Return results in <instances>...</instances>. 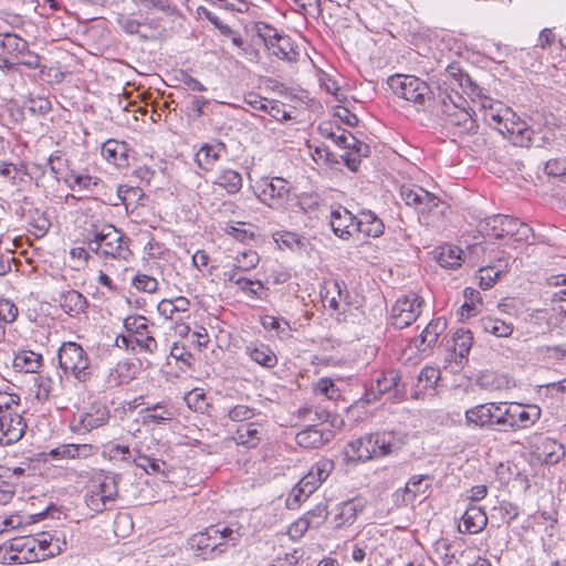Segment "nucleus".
<instances>
[{
	"mask_svg": "<svg viewBox=\"0 0 566 566\" xmlns=\"http://www.w3.org/2000/svg\"><path fill=\"white\" fill-rule=\"evenodd\" d=\"M66 541L57 532H42L34 536H20L0 546V558L8 563H34L61 554Z\"/></svg>",
	"mask_w": 566,
	"mask_h": 566,
	"instance_id": "1",
	"label": "nucleus"
},
{
	"mask_svg": "<svg viewBox=\"0 0 566 566\" xmlns=\"http://www.w3.org/2000/svg\"><path fill=\"white\" fill-rule=\"evenodd\" d=\"M484 120L500 134L510 139L515 146L528 147L532 142V129L512 109L501 103L489 101L482 104Z\"/></svg>",
	"mask_w": 566,
	"mask_h": 566,
	"instance_id": "2",
	"label": "nucleus"
},
{
	"mask_svg": "<svg viewBox=\"0 0 566 566\" xmlns=\"http://www.w3.org/2000/svg\"><path fill=\"white\" fill-rule=\"evenodd\" d=\"M399 450V443L392 432L366 434L347 443L345 457L350 462H366L389 455Z\"/></svg>",
	"mask_w": 566,
	"mask_h": 566,
	"instance_id": "3",
	"label": "nucleus"
},
{
	"mask_svg": "<svg viewBox=\"0 0 566 566\" xmlns=\"http://www.w3.org/2000/svg\"><path fill=\"white\" fill-rule=\"evenodd\" d=\"M129 239L113 224L94 226L87 239L88 250L103 258L128 260Z\"/></svg>",
	"mask_w": 566,
	"mask_h": 566,
	"instance_id": "4",
	"label": "nucleus"
},
{
	"mask_svg": "<svg viewBox=\"0 0 566 566\" xmlns=\"http://www.w3.org/2000/svg\"><path fill=\"white\" fill-rule=\"evenodd\" d=\"M119 480L118 474L105 472L92 478L85 495L87 507L95 513L111 510L118 496Z\"/></svg>",
	"mask_w": 566,
	"mask_h": 566,
	"instance_id": "5",
	"label": "nucleus"
},
{
	"mask_svg": "<svg viewBox=\"0 0 566 566\" xmlns=\"http://www.w3.org/2000/svg\"><path fill=\"white\" fill-rule=\"evenodd\" d=\"M388 85L395 95L413 103L418 109L423 108L430 98L427 83L413 75H392L388 80Z\"/></svg>",
	"mask_w": 566,
	"mask_h": 566,
	"instance_id": "6",
	"label": "nucleus"
},
{
	"mask_svg": "<svg viewBox=\"0 0 566 566\" xmlns=\"http://www.w3.org/2000/svg\"><path fill=\"white\" fill-rule=\"evenodd\" d=\"M59 365L65 374H72L77 380L85 381L91 375L90 359L76 343H63L59 349Z\"/></svg>",
	"mask_w": 566,
	"mask_h": 566,
	"instance_id": "7",
	"label": "nucleus"
},
{
	"mask_svg": "<svg viewBox=\"0 0 566 566\" xmlns=\"http://www.w3.org/2000/svg\"><path fill=\"white\" fill-rule=\"evenodd\" d=\"M259 188V200L273 210L284 209L291 200V186L284 178L264 177Z\"/></svg>",
	"mask_w": 566,
	"mask_h": 566,
	"instance_id": "8",
	"label": "nucleus"
},
{
	"mask_svg": "<svg viewBox=\"0 0 566 566\" xmlns=\"http://www.w3.org/2000/svg\"><path fill=\"white\" fill-rule=\"evenodd\" d=\"M422 303L413 292L399 296L391 308V324L399 329L410 326L420 315Z\"/></svg>",
	"mask_w": 566,
	"mask_h": 566,
	"instance_id": "9",
	"label": "nucleus"
},
{
	"mask_svg": "<svg viewBox=\"0 0 566 566\" xmlns=\"http://www.w3.org/2000/svg\"><path fill=\"white\" fill-rule=\"evenodd\" d=\"M258 36L264 42L272 55L289 62L297 60L298 52L294 49L287 35H281L274 28L261 24L258 25Z\"/></svg>",
	"mask_w": 566,
	"mask_h": 566,
	"instance_id": "10",
	"label": "nucleus"
},
{
	"mask_svg": "<svg viewBox=\"0 0 566 566\" xmlns=\"http://www.w3.org/2000/svg\"><path fill=\"white\" fill-rule=\"evenodd\" d=\"M233 531L224 526L220 530L218 526H210L205 532L193 535L190 539L191 546L196 547L203 555H219L224 552L226 539L232 535Z\"/></svg>",
	"mask_w": 566,
	"mask_h": 566,
	"instance_id": "11",
	"label": "nucleus"
},
{
	"mask_svg": "<svg viewBox=\"0 0 566 566\" xmlns=\"http://www.w3.org/2000/svg\"><path fill=\"white\" fill-rule=\"evenodd\" d=\"M386 392H392L395 400L401 401L406 397V386L397 370L382 371L375 380V385L366 392V402L379 399Z\"/></svg>",
	"mask_w": 566,
	"mask_h": 566,
	"instance_id": "12",
	"label": "nucleus"
},
{
	"mask_svg": "<svg viewBox=\"0 0 566 566\" xmlns=\"http://www.w3.org/2000/svg\"><path fill=\"white\" fill-rule=\"evenodd\" d=\"M400 196L407 206L413 207L423 217L442 205L439 197L416 185L401 186Z\"/></svg>",
	"mask_w": 566,
	"mask_h": 566,
	"instance_id": "13",
	"label": "nucleus"
},
{
	"mask_svg": "<svg viewBox=\"0 0 566 566\" xmlns=\"http://www.w3.org/2000/svg\"><path fill=\"white\" fill-rule=\"evenodd\" d=\"M124 327L129 333L135 345L140 349L147 353H155L157 350V340L150 331L146 317L139 315L127 316L124 319Z\"/></svg>",
	"mask_w": 566,
	"mask_h": 566,
	"instance_id": "14",
	"label": "nucleus"
},
{
	"mask_svg": "<svg viewBox=\"0 0 566 566\" xmlns=\"http://www.w3.org/2000/svg\"><path fill=\"white\" fill-rule=\"evenodd\" d=\"M27 430V422L20 411H6L0 415V444L10 446L22 439Z\"/></svg>",
	"mask_w": 566,
	"mask_h": 566,
	"instance_id": "15",
	"label": "nucleus"
},
{
	"mask_svg": "<svg viewBox=\"0 0 566 566\" xmlns=\"http://www.w3.org/2000/svg\"><path fill=\"white\" fill-rule=\"evenodd\" d=\"M443 114L446 116V125L453 127L454 133L458 134H472L476 130L478 126L472 114L464 106H459L454 102L446 103L443 101Z\"/></svg>",
	"mask_w": 566,
	"mask_h": 566,
	"instance_id": "16",
	"label": "nucleus"
},
{
	"mask_svg": "<svg viewBox=\"0 0 566 566\" xmlns=\"http://www.w3.org/2000/svg\"><path fill=\"white\" fill-rule=\"evenodd\" d=\"M506 416L512 419L511 430H524L535 424L542 416V410L537 405H522L512 402L506 407Z\"/></svg>",
	"mask_w": 566,
	"mask_h": 566,
	"instance_id": "17",
	"label": "nucleus"
},
{
	"mask_svg": "<svg viewBox=\"0 0 566 566\" xmlns=\"http://www.w3.org/2000/svg\"><path fill=\"white\" fill-rule=\"evenodd\" d=\"M329 224L335 235L342 240H348L357 233V218L342 206L332 210Z\"/></svg>",
	"mask_w": 566,
	"mask_h": 566,
	"instance_id": "18",
	"label": "nucleus"
},
{
	"mask_svg": "<svg viewBox=\"0 0 566 566\" xmlns=\"http://www.w3.org/2000/svg\"><path fill=\"white\" fill-rule=\"evenodd\" d=\"M504 406V402L474 406L465 411V424L473 428H492L493 410L501 411Z\"/></svg>",
	"mask_w": 566,
	"mask_h": 566,
	"instance_id": "19",
	"label": "nucleus"
},
{
	"mask_svg": "<svg viewBox=\"0 0 566 566\" xmlns=\"http://www.w3.org/2000/svg\"><path fill=\"white\" fill-rule=\"evenodd\" d=\"M265 436V428L262 422L253 421L239 426L232 434V440L245 448H256Z\"/></svg>",
	"mask_w": 566,
	"mask_h": 566,
	"instance_id": "20",
	"label": "nucleus"
},
{
	"mask_svg": "<svg viewBox=\"0 0 566 566\" xmlns=\"http://www.w3.org/2000/svg\"><path fill=\"white\" fill-rule=\"evenodd\" d=\"M142 422L148 424H165L171 421L176 416V409L171 403L161 401L139 411Z\"/></svg>",
	"mask_w": 566,
	"mask_h": 566,
	"instance_id": "21",
	"label": "nucleus"
},
{
	"mask_svg": "<svg viewBox=\"0 0 566 566\" xmlns=\"http://www.w3.org/2000/svg\"><path fill=\"white\" fill-rule=\"evenodd\" d=\"M348 295L346 285L338 280L325 281L321 290V296L324 307L332 311H339L340 302Z\"/></svg>",
	"mask_w": 566,
	"mask_h": 566,
	"instance_id": "22",
	"label": "nucleus"
},
{
	"mask_svg": "<svg viewBox=\"0 0 566 566\" xmlns=\"http://www.w3.org/2000/svg\"><path fill=\"white\" fill-rule=\"evenodd\" d=\"M432 480L433 478L429 474L412 475L403 489V502L409 504L417 497H427L432 485Z\"/></svg>",
	"mask_w": 566,
	"mask_h": 566,
	"instance_id": "23",
	"label": "nucleus"
},
{
	"mask_svg": "<svg viewBox=\"0 0 566 566\" xmlns=\"http://www.w3.org/2000/svg\"><path fill=\"white\" fill-rule=\"evenodd\" d=\"M128 145L125 142L108 139L102 145L103 158L117 168L128 166Z\"/></svg>",
	"mask_w": 566,
	"mask_h": 566,
	"instance_id": "24",
	"label": "nucleus"
},
{
	"mask_svg": "<svg viewBox=\"0 0 566 566\" xmlns=\"http://www.w3.org/2000/svg\"><path fill=\"white\" fill-rule=\"evenodd\" d=\"M53 301L59 303L61 308L71 316L84 312L87 305L85 296L76 290L60 292L57 296L53 297Z\"/></svg>",
	"mask_w": 566,
	"mask_h": 566,
	"instance_id": "25",
	"label": "nucleus"
},
{
	"mask_svg": "<svg viewBox=\"0 0 566 566\" xmlns=\"http://www.w3.org/2000/svg\"><path fill=\"white\" fill-rule=\"evenodd\" d=\"M245 354L258 365L271 369L277 365V356L270 346L262 343H249L244 349Z\"/></svg>",
	"mask_w": 566,
	"mask_h": 566,
	"instance_id": "26",
	"label": "nucleus"
},
{
	"mask_svg": "<svg viewBox=\"0 0 566 566\" xmlns=\"http://www.w3.org/2000/svg\"><path fill=\"white\" fill-rule=\"evenodd\" d=\"M486 524L488 516L484 511L479 506H471L462 515V524L459 525V531L462 533L478 534Z\"/></svg>",
	"mask_w": 566,
	"mask_h": 566,
	"instance_id": "27",
	"label": "nucleus"
},
{
	"mask_svg": "<svg viewBox=\"0 0 566 566\" xmlns=\"http://www.w3.org/2000/svg\"><path fill=\"white\" fill-rule=\"evenodd\" d=\"M538 441L536 451L546 464H556L565 457L564 446L556 440L542 437Z\"/></svg>",
	"mask_w": 566,
	"mask_h": 566,
	"instance_id": "28",
	"label": "nucleus"
},
{
	"mask_svg": "<svg viewBox=\"0 0 566 566\" xmlns=\"http://www.w3.org/2000/svg\"><path fill=\"white\" fill-rule=\"evenodd\" d=\"M507 269L509 259L500 258L495 264L479 269L475 277L479 281V285L482 289L488 290L493 286L495 281L500 277V275L506 272Z\"/></svg>",
	"mask_w": 566,
	"mask_h": 566,
	"instance_id": "29",
	"label": "nucleus"
},
{
	"mask_svg": "<svg viewBox=\"0 0 566 566\" xmlns=\"http://www.w3.org/2000/svg\"><path fill=\"white\" fill-rule=\"evenodd\" d=\"M223 276L226 281L234 283L243 293L252 298H263L265 294L266 289L262 282L238 276L234 270L224 272Z\"/></svg>",
	"mask_w": 566,
	"mask_h": 566,
	"instance_id": "30",
	"label": "nucleus"
},
{
	"mask_svg": "<svg viewBox=\"0 0 566 566\" xmlns=\"http://www.w3.org/2000/svg\"><path fill=\"white\" fill-rule=\"evenodd\" d=\"M226 147L223 144L216 145H203L199 148L196 154L195 160L199 168L209 171L212 169L214 164L221 158Z\"/></svg>",
	"mask_w": 566,
	"mask_h": 566,
	"instance_id": "31",
	"label": "nucleus"
},
{
	"mask_svg": "<svg viewBox=\"0 0 566 566\" xmlns=\"http://www.w3.org/2000/svg\"><path fill=\"white\" fill-rule=\"evenodd\" d=\"M64 181L74 191H94L101 184L99 178L75 170L69 171L64 176Z\"/></svg>",
	"mask_w": 566,
	"mask_h": 566,
	"instance_id": "32",
	"label": "nucleus"
},
{
	"mask_svg": "<svg viewBox=\"0 0 566 566\" xmlns=\"http://www.w3.org/2000/svg\"><path fill=\"white\" fill-rule=\"evenodd\" d=\"M95 453L92 444H63L50 452V455L59 459H86Z\"/></svg>",
	"mask_w": 566,
	"mask_h": 566,
	"instance_id": "33",
	"label": "nucleus"
},
{
	"mask_svg": "<svg viewBox=\"0 0 566 566\" xmlns=\"http://www.w3.org/2000/svg\"><path fill=\"white\" fill-rule=\"evenodd\" d=\"M384 222L373 211H364L357 219V232L367 237L378 238L384 233Z\"/></svg>",
	"mask_w": 566,
	"mask_h": 566,
	"instance_id": "34",
	"label": "nucleus"
},
{
	"mask_svg": "<svg viewBox=\"0 0 566 566\" xmlns=\"http://www.w3.org/2000/svg\"><path fill=\"white\" fill-rule=\"evenodd\" d=\"M242 184L241 174L230 168L221 169L213 180V185L223 188L229 195L239 192L242 188Z\"/></svg>",
	"mask_w": 566,
	"mask_h": 566,
	"instance_id": "35",
	"label": "nucleus"
},
{
	"mask_svg": "<svg viewBox=\"0 0 566 566\" xmlns=\"http://www.w3.org/2000/svg\"><path fill=\"white\" fill-rule=\"evenodd\" d=\"M42 355L32 350H20L14 355L13 368L23 373H36L42 366Z\"/></svg>",
	"mask_w": 566,
	"mask_h": 566,
	"instance_id": "36",
	"label": "nucleus"
},
{
	"mask_svg": "<svg viewBox=\"0 0 566 566\" xmlns=\"http://www.w3.org/2000/svg\"><path fill=\"white\" fill-rule=\"evenodd\" d=\"M27 45L28 41L15 33H0V49L14 60L21 56Z\"/></svg>",
	"mask_w": 566,
	"mask_h": 566,
	"instance_id": "37",
	"label": "nucleus"
},
{
	"mask_svg": "<svg viewBox=\"0 0 566 566\" xmlns=\"http://www.w3.org/2000/svg\"><path fill=\"white\" fill-rule=\"evenodd\" d=\"M369 146L355 137V143L350 145V149L343 155L345 165L353 171H356L360 165V158L367 157Z\"/></svg>",
	"mask_w": 566,
	"mask_h": 566,
	"instance_id": "38",
	"label": "nucleus"
},
{
	"mask_svg": "<svg viewBox=\"0 0 566 566\" xmlns=\"http://www.w3.org/2000/svg\"><path fill=\"white\" fill-rule=\"evenodd\" d=\"M463 251L455 245H446L440 248L436 259L437 262L446 269H455L461 265Z\"/></svg>",
	"mask_w": 566,
	"mask_h": 566,
	"instance_id": "39",
	"label": "nucleus"
},
{
	"mask_svg": "<svg viewBox=\"0 0 566 566\" xmlns=\"http://www.w3.org/2000/svg\"><path fill=\"white\" fill-rule=\"evenodd\" d=\"M481 328L496 337H509L513 333V325L495 317H484L480 322Z\"/></svg>",
	"mask_w": 566,
	"mask_h": 566,
	"instance_id": "40",
	"label": "nucleus"
},
{
	"mask_svg": "<svg viewBox=\"0 0 566 566\" xmlns=\"http://www.w3.org/2000/svg\"><path fill=\"white\" fill-rule=\"evenodd\" d=\"M116 198L125 206L126 210L135 208L144 198V191L139 187L119 185L116 190Z\"/></svg>",
	"mask_w": 566,
	"mask_h": 566,
	"instance_id": "41",
	"label": "nucleus"
},
{
	"mask_svg": "<svg viewBox=\"0 0 566 566\" xmlns=\"http://www.w3.org/2000/svg\"><path fill=\"white\" fill-rule=\"evenodd\" d=\"M296 442L303 448H319L324 444V436L315 426H310L298 432L295 437Z\"/></svg>",
	"mask_w": 566,
	"mask_h": 566,
	"instance_id": "42",
	"label": "nucleus"
},
{
	"mask_svg": "<svg viewBox=\"0 0 566 566\" xmlns=\"http://www.w3.org/2000/svg\"><path fill=\"white\" fill-rule=\"evenodd\" d=\"M446 318L438 317L431 321L421 333V344L427 346L433 345L438 340V337L446 331Z\"/></svg>",
	"mask_w": 566,
	"mask_h": 566,
	"instance_id": "43",
	"label": "nucleus"
},
{
	"mask_svg": "<svg viewBox=\"0 0 566 566\" xmlns=\"http://www.w3.org/2000/svg\"><path fill=\"white\" fill-rule=\"evenodd\" d=\"M452 342V352L454 355H458L460 358H464L471 349L473 337L470 331L459 329L453 335Z\"/></svg>",
	"mask_w": 566,
	"mask_h": 566,
	"instance_id": "44",
	"label": "nucleus"
},
{
	"mask_svg": "<svg viewBox=\"0 0 566 566\" xmlns=\"http://www.w3.org/2000/svg\"><path fill=\"white\" fill-rule=\"evenodd\" d=\"M133 454L134 450L122 444H109L104 450V455L114 463L132 464Z\"/></svg>",
	"mask_w": 566,
	"mask_h": 566,
	"instance_id": "45",
	"label": "nucleus"
},
{
	"mask_svg": "<svg viewBox=\"0 0 566 566\" xmlns=\"http://www.w3.org/2000/svg\"><path fill=\"white\" fill-rule=\"evenodd\" d=\"M506 221L505 214H494L485 219L484 223H482L481 232L485 233L488 237H493L495 239L503 238L504 223Z\"/></svg>",
	"mask_w": 566,
	"mask_h": 566,
	"instance_id": "46",
	"label": "nucleus"
},
{
	"mask_svg": "<svg viewBox=\"0 0 566 566\" xmlns=\"http://www.w3.org/2000/svg\"><path fill=\"white\" fill-rule=\"evenodd\" d=\"M363 510V505L360 502L353 500L344 502L339 506V513L336 516V518L339 521L338 525L342 524H352L355 518L357 517V514Z\"/></svg>",
	"mask_w": 566,
	"mask_h": 566,
	"instance_id": "47",
	"label": "nucleus"
},
{
	"mask_svg": "<svg viewBox=\"0 0 566 566\" xmlns=\"http://www.w3.org/2000/svg\"><path fill=\"white\" fill-rule=\"evenodd\" d=\"M259 261V254L253 250H248L237 256L235 264L232 270H234L237 274L239 271H250L258 265Z\"/></svg>",
	"mask_w": 566,
	"mask_h": 566,
	"instance_id": "48",
	"label": "nucleus"
},
{
	"mask_svg": "<svg viewBox=\"0 0 566 566\" xmlns=\"http://www.w3.org/2000/svg\"><path fill=\"white\" fill-rule=\"evenodd\" d=\"M440 378V371L434 367H424L418 376L419 390L433 389L434 385Z\"/></svg>",
	"mask_w": 566,
	"mask_h": 566,
	"instance_id": "49",
	"label": "nucleus"
},
{
	"mask_svg": "<svg viewBox=\"0 0 566 566\" xmlns=\"http://www.w3.org/2000/svg\"><path fill=\"white\" fill-rule=\"evenodd\" d=\"M315 392L326 396L329 400H337L340 398V390L335 382L329 378H321L315 384Z\"/></svg>",
	"mask_w": 566,
	"mask_h": 566,
	"instance_id": "50",
	"label": "nucleus"
},
{
	"mask_svg": "<svg viewBox=\"0 0 566 566\" xmlns=\"http://www.w3.org/2000/svg\"><path fill=\"white\" fill-rule=\"evenodd\" d=\"M184 399L187 406L193 411L203 412L208 407L205 392L197 388L189 391Z\"/></svg>",
	"mask_w": 566,
	"mask_h": 566,
	"instance_id": "51",
	"label": "nucleus"
},
{
	"mask_svg": "<svg viewBox=\"0 0 566 566\" xmlns=\"http://www.w3.org/2000/svg\"><path fill=\"white\" fill-rule=\"evenodd\" d=\"M132 284L136 290L146 293H154L158 289V281L147 274L135 275L132 280Z\"/></svg>",
	"mask_w": 566,
	"mask_h": 566,
	"instance_id": "52",
	"label": "nucleus"
},
{
	"mask_svg": "<svg viewBox=\"0 0 566 566\" xmlns=\"http://www.w3.org/2000/svg\"><path fill=\"white\" fill-rule=\"evenodd\" d=\"M20 396L12 392L0 391V415L6 411H20Z\"/></svg>",
	"mask_w": 566,
	"mask_h": 566,
	"instance_id": "53",
	"label": "nucleus"
},
{
	"mask_svg": "<svg viewBox=\"0 0 566 566\" xmlns=\"http://www.w3.org/2000/svg\"><path fill=\"white\" fill-rule=\"evenodd\" d=\"M108 419V412L105 409L97 410L95 413H87L82 419L85 429L92 430L103 426Z\"/></svg>",
	"mask_w": 566,
	"mask_h": 566,
	"instance_id": "54",
	"label": "nucleus"
},
{
	"mask_svg": "<svg viewBox=\"0 0 566 566\" xmlns=\"http://www.w3.org/2000/svg\"><path fill=\"white\" fill-rule=\"evenodd\" d=\"M255 415H256L255 409H253L249 406H245V405H237V406L232 407L228 412L229 418L232 421H237V422H243V421L250 420Z\"/></svg>",
	"mask_w": 566,
	"mask_h": 566,
	"instance_id": "55",
	"label": "nucleus"
},
{
	"mask_svg": "<svg viewBox=\"0 0 566 566\" xmlns=\"http://www.w3.org/2000/svg\"><path fill=\"white\" fill-rule=\"evenodd\" d=\"M157 311L166 319H170V321L182 319V315L176 308L174 302L170 298L161 300L157 305Z\"/></svg>",
	"mask_w": 566,
	"mask_h": 566,
	"instance_id": "56",
	"label": "nucleus"
},
{
	"mask_svg": "<svg viewBox=\"0 0 566 566\" xmlns=\"http://www.w3.org/2000/svg\"><path fill=\"white\" fill-rule=\"evenodd\" d=\"M18 307L10 300H0V322L2 323H13L18 316Z\"/></svg>",
	"mask_w": 566,
	"mask_h": 566,
	"instance_id": "57",
	"label": "nucleus"
},
{
	"mask_svg": "<svg viewBox=\"0 0 566 566\" xmlns=\"http://www.w3.org/2000/svg\"><path fill=\"white\" fill-rule=\"evenodd\" d=\"M312 493H307L305 488L298 482L286 499V505L289 509L294 510L301 505Z\"/></svg>",
	"mask_w": 566,
	"mask_h": 566,
	"instance_id": "58",
	"label": "nucleus"
},
{
	"mask_svg": "<svg viewBox=\"0 0 566 566\" xmlns=\"http://www.w3.org/2000/svg\"><path fill=\"white\" fill-rule=\"evenodd\" d=\"M70 256L73 261L72 268L76 271L82 270L91 259L88 248L85 249L83 247L72 248L70 251Z\"/></svg>",
	"mask_w": 566,
	"mask_h": 566,
	"instance_id": "59",
	"label": "nucleus"
},
{
	"mask_svg": "<svg viewBox=\"0 0 566 566\" xmlns=\"http://www.w3.org/2000/svg\"><path fill=\"white\" fill-rule=\"evenodd\" d=\"M52 108V104L46 97H34L30 99L29 111L35 115H46Z\"/></svg>",
	"mask_w": 566,
	"mask_h": 566,
	"instance_id": "60",
	"label": "nucleus"
},
{
	"mask_svg": "<svg viewBox=\"0 0 566 566\" xmlns=\"http://www.w3.org/2000/svg\"><path fill=\"white\" fill-rule=\"evenodd\" d=\"M15 60L18 65L21 64L32 70L40 67V56L29 50V44L22 51L21 56H18Z\"/></svg>",
	"mask_w": 566,
	"mask_h": 566,
	"instance_id": "61",
	"label": "nucleus"
},
{
	"mask_svg": "<svg viewBox=\"0 0 566 566\" xmlns=\"http://www.w3.org/2000/svg\"><path fill=\"white\" fill-rule=\"evenodd\" d=\"M337 133L333 139V142L344 149H350V145L355 143V136L348 130L342 128L340 126H336Z\"/></svg>",
	"mask_w": 566,
	"mask_h": 566,
	"instance_id": "62",
	"label": "nucleus"
},
{
	"mask_svg": "<svg viewBox=\"0 0 566 566\" xmlns=\"http://www.w3.org/2000/svg\"><path fill=\"white\" fill-rule=\"evenodd\" d=\"M262 326L269 331H276L279 334L285 333L290 327L286 321H282L269 315L262 318Z\"/></svg>",
	"mask_w": 566,
	"mask_h": 566,
	"instance_id": "63",
	"label": "nucleus"
},
{
	"mask_svg": "<svg viewBox=\"0 0 566 566\" xmlns=\"http://www.w3.org/2000/svg\"><path fill=\"white\" fill-rule=\"evenodd\" d=\"M545 171L549 176L558 177L566 175V160L551 159L545 165Z\"/></svg>",
	"mask_w": 566,
	"mask_h": 566,
	"instance_id": "64",
	"label": "nucleus"
}]
</instances>
